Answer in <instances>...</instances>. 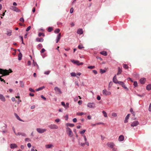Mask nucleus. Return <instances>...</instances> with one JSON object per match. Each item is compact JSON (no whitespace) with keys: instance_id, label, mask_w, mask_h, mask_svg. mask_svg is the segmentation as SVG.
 <instances>
[{"instance_id":"25","label":"nucleus","mask_w":151,"mask_h":151,"mask_svg":"<svg viewBox=\"0 0 151 151\" xmlns=\"http://www.w3.org/2000/svg\"><path fill=\"white\" fill-rule=\"evenodd\" d=\"M146 89L148 90H150L151 89V84H149L147 86Z\"/></svg>"},{"instance_id":"34","label":"nucleus","mask_w":151,"mask_h":151,"mask_svg":"<svg viewBox=\"0 0 151 151\" xmlns=\"http://www.w3.org/2000/svg\"><path fill=\"white\" fill-rule=\"evenodd\" d=\"M45 36V34L43 33L40 32L38 33V36L39 37H40L41 36L44 37Z\"/></svg>"},{"instance_id":"2","label":"nucleus","mask_w":151,"mask_h":151,"mask_svg":"<svg viewBox=\"0 0 151 151\" xmlns=\"http://www.w3.org/2000/svg\"><path fill=\"white\" fill-rule=\"evenodd\" d=\"M102 93L105 96H109L111 94V93L109 91H107L106 89H105L102 91Z\"/></svg>"},{"instance_id":"59","label":"nucleus","mask_w":151,"mask_h":151,"mask_svg":"<svg viewBox=\"0 0 151 151\" xmlns=\"http://www.w3.org/2000/svg\"><path fill=\"white\" fill-rule=\"evenodd\" d=\"M83 137L84 138L85 141V142L87 141V139L86 136L85 135H83Z\"/></svg>"},{"instance_id":"6","label":"nucleus","mask_w":151,"mask_h":151,"mask_svg":"<svg viewBox=\"0 0 151 151\" xmlns=\"http://www.w3.org/2000/svg\"><path fill=\"white\" fill-rule=\"evenodd\" d=\"M87 106L90 108H94L95 107V104L94 103H89L87 104Z\"/></svg>"},{"instance_id":"26","label":"nucleus","mask_w":151,"mask_h":151,"mask_svg":"<svg viewBox=\"0 0 151 151\" xmlns=\"http://www.w3.org/2000/svg\"><path fill=\"white\" fill-rule=\"evenodd\" d=\"M66 125L67 126H69L71 127H73L74 126V125L73 124H70V123H67L66 124Z\"/></svg>"},{"instance_id":"4","label":"nucleus","mask_w":151,"mask_h":151,"mask_svg":"<svg viewBox=\"0 0 151 151\" xmlns=\"http://www.w3.org/2000/svg\"><path fill=\"white\" fill-rule=\"evenodd\" d=\"M71 61L73 63L75 64L78 65H82L83 64V63H80L78 60H71Z\"/></svg>"},{"instance_id":"63","label":"nucleus","mask_w":151,"mask_h":151,"mask_svg":"<svg viewBox=\"0 0 151 151\" xmlns=\"http://www.w3.org/2000/svg\"><path fill=\"white\" fill-rule=\"evenodd\" d=\"M27 146L28 147L30 148L31 147V145L30 143H28L27 144Z\"/></svg>"},{"instance_id":"54","label":"nucleus","mask_w":151,"mask_h":151,"mask_svg":"<svg viewBox=\"0 0 151 151\" xmlns=\"http://www.w3.org/2000/svg\"><path fill=\"white\" fill-rule=\"evenodd\" d=\"M148 109L150 111H151V103L150 104Z\"/></svg>"},{"instance_id":"8","label":"nucleus","mask_w":151,"mask_h":151,"mask_svg":"<svg viewBox=\"0 0 151 151\" xmlns=\"http://www.w3.org/2000/svg\"><path fill=\"white\" fill-rule=\"evenodd\" d=\"M139 124V122L138 121H135L132 122L131 124V126L132 127H135L137 126Z\"/></svg>"},{"instance_id":"19","label":"nucleus","mask_w":151,"mask_h":151,"mask_svg":"<svg viewBox=\"0 0 151 151\" xmlns=\"http://www.w3.org/2000/svg\"><path fill=\"white\" fill-rule=\"evenodd\" d=\"M10 148L11 149L16 148L17 147V145L15 144H11L10 145Z\"/></svg>"},{"instance_id":"15","label":"nucleus","mask_w":151,"mask_h":151,"mask_svg":"<svg viewBox=\"0 0 151 151\" xmlns=\"http://www.w3.org/2000/svg\"><path fill=\"white\" fill-rule=\"evenodd\" d=\"M0 99L2 101L4 102L6 99L4 96L2 94H0Z\"/></svg>"},{"instance_id":"10","label":"nucleus","mask_w":151,"mask_h":151,"mask_svg":"<svg viewBox=\"0 0 151 151\" xmlns=\"http://www.w3.org/2000/svg\"><path fill=\"white\" fill-rule=\"evenodd\" d=\"M54 90L55 92L61 94L62 93L60 89L57 87L55 88Z\"/></svg>"},{"instance_id":"31","label":"nucleus","mask_w":151,"mask_h":151,"mask_svg":"<svg viewBox=\"0 0 151 151\" xmlns=\"http://www.w3.org/2000/svg\"><path fill=\"white\" fill-rule=\"evenodd\" d=\"M64 108L65 109H67L69 107V103H66V104L65 105V106H64Z\"/></svg>"},{"instance_id":"48","label":"nucleus","mask_w":151,"mask_h":151,"mask_svg":"<svg viewBox=\"0 0 151 151\" xmlns=\"http://www.w3.org/2000/svg\"><path fill=\"white\" fill-rule=\"evenodd\" d=\"M113 83L112 82H110L109 85V88H110L112 85Z\"/></svg>"},{"instance_id":"40","label":"nucleus","mask_w":151,"mask_h":151,"mask_svg":"<svg viewBox=\"0 0 151 151\" xmlns=\"http://www.w3.org/2000/svg\"><path fill=\"white\" fill-rule=\"evenodd\" d=\"M95 68L94 66H89L87 68L89 69H93Z\"/></svg>"},{"instance_id":"7","label":"nucleus","mask_w":151,"mask_h":151,"mask_svg":"<svg viewBox=\"0 0 151 151\" xmlns=\"http://www.w3.org/2000/svg\"><path fill=\"white\" fill-rule=\"evenodd\" d=\"M48 127L51 129H57L58 128V126L55 124H51L49 125Z\"/></svg>"},{"instance_id":"46","label":"nucleus","mask_w":151,"mask_h":151,"mask_svg":"<svg viewBox=\"0 0 151 151\" xmlns=\"http://www.w3.org/2000/svg\"><path fill=\"white\" fill-rule=\"evenodd\" d=\"M86 130L85 129H84L83 131H80V133L81 134H83L85 132Z\"/></svg>"},{"instance_id":"36","label":"nucleus","mask_w":151,"mask_h":151,"mask_svg":"<svg viewBox=\"0 0 151 151\" xmlns=\"http://www.w3.org/2000/svg\"><path fill=\"white\" fill-rule=\"evenodd\" d=\"M60 31V30L59 29H56L54 31V32L55 33H58Z\"/></svg>"},{"instance_id":"43","label":"nucleus","mask_w":151,"mask_h":151,"mask_svg":"<svg viewBox=\"0 0 151 151\" xmlns=\"http://www.w3.org/2000/svg\"><path fill=\"white\" fill-rule=\"evenodd\" d=\"M84 47L83 46V45H79L78 46V48L79 49H82V48H84Z\"/></svg>"},{"instance_id":"20","label":"nucleus","mask_w":151,"mask_h":151,"mask_svg":"<svg viewBox=\"0 0 151 151\" xmlns=\"http://www.w3.org/2000/svg\"><path fill=\"white\" fill-rule=\"evenodd\" d=\"M77 33L81 35L83 33V30L81 29H78L77 31Z\"/></svg>"},{"instance_id":"30","label":"nucleus","mask_w":151,"mask_h":151,"mask_svg":"<svg viewBox=\"0 0 151 151\" xmlns=\"http://www.w3.org/2000/svg\"><path fill=\"white\" fill-rule=\"evenodd\" d=\"M85 114L83 112H78V113H77L76 114L77 115H79V116H81Z\"/></svg>"},{"instance_id":"45","label":"nucleus","mask_w":151,"mask_h":151,"mask_svg":"<svg viewBox=\"0 0 151 151\" xmlns=\"http://www.w3.org/2000/svg\"><path fill=\"white\" fill-rule=\"evenodd\" d=\"M50 71L49 70L46 71L44 72V74L46 75H48L50 73Z\"/></svg>"},{"instance_id":"50","label":"nucleus","mask_w":151,"mask_h":151,"mask_svg":"<svg viewBox=\"0 0 151 151\" xmlns=\"http://www.w3.org/2000/svg\"><path fill=\"white\" fill-rule=\"evenodd\" d=\"M31 28V26H29L27 28V29H26V31H27V32L29 31L30 29Z\"/></svg>"},{"instance_id":"41","label":"nucleus","mask_w":151,"mask_h":151,"mask_svg":"<svg viewBox=\"0 0 151 151\" xmlns=\"http://www.w3.org/2000/svg\"><path fill=\"white\" fill-rule=\"evenodd\" d=\"M133 85L134 86V87H137V85H138L137 83V81H134V82Z\"/></svg>"},{"instance_id":"14","label":"nucleus","mask_w":151,"mask_h":151,"mask_svg":"<svg viewBox=\"0 0 151 151\" xmlns=\"http://www.w3.org/2000/svg\"><path fill=\"white\" fill-rule=\"evenodd\" d=\"M146 81V78H142L140 79L139 81L140 83L142 84H144L145 83Z\"/></svg>"},{"instance_id":"52","label":"nucleus","mask_w":151,"mask_h":151,"mask_svg":"<svg viewBox=\"0 0 151 151\" xmlns=\"http://www.w3.org/2000/svg\"><path fill=\"white\" fill-rule=\"evenodd\" d=\"M45 88V87L44 86H43L41 87L38 88V91L40 90H42L43 89Z\"/></svg>"},{"instance_id":"55","label":"nucleus","mask_w":151,"mask_h":151,"mask_svg":"<svg viewBox=\"0 0 151 151\" xmlns=\"http://www.w3.org/2000/svg\"><path fill=\"white\" fill-rule=\"evenodd\" d=\"M73 122H76L77 121V119L76 118H74L73 119Z\"/></svg>"},{"instance_id":"51","label":"nucleus","mask_w":151,"mask_h":151,"mask_svg":"<svg viewBox=\"0 0 151 151\" xmlns=\"http://www.w3.org/2000/svg\"><path fill=\"white\" fill-rule=\"evenodd\" d=\"M92 71L95 74H96L97 73V72L96 70H93Z\"/></svg>"},{"instance_id":"22","label":"nucleus","mask_w":151,"mask_h":151,"mask_svg":"<svg viewBox=\"0 0 151 151\" xmlns=\"http://www.w3.org/2000/svg\"><path fill=\"white\" fill-rule=\"evenodd\" d=\"M122 69L119 67L118 68V72L117 74V75H118L121 74L122 72Z\"/></svg>"},{"instance_id":"64","label":"nucleus","mask_w":151,"mask_h":151,"mask_svg":"<svg viewBox=\"0 0 151 151\" xmlns=\"http://www.w3.org/2000/svg\"><path fill=\"white\" fill-rule=\"evenodd\" d=\"M31 151H37V150H36V149H35L33 147L32 148Z\"/></svg>"},{"instance_id":"27","label":"nucleus","mask_w":151,"mask_h":151,"mask_svg":"<svg viewBox=\"0 0 151 151\" xmlns=\"http://www.w3.org/2000/svg\"><path fill=\"white\" fill-rule=\"evenodd\" d=\"M22 54L21 52H20L18 55V60H20L22 59Z\"/></svg>"},{"instance_id":"33","label":"nucleus","mask_w":151,"mask_h":151,"mask_svg":"<svg viewBox=\"0 0 151 151\" xmlns=\"http://www.w3.org/2000/svg\"><path fill=\"white\" fill-rule=\"evenodd\" d=\"M70 75L72 77H75L76 76V74L75 72H72L71 73Z\"/></svg>"},{"instance_id":"44","label":"nucleus","mask_w":151,"mask_h":151,"mask_svg":"<svg viewBox=\"0 0 151 151\" xmlns=\"http://www.w3.org/2000/svg\"><path fill=\"white\" fill-rule=\"evenodd\" d=\"M100 72L101 73H103L106 72V70H103L102 69H101L100 70Z\"/></svg>"},{"instance_id":"39","label":"nucleus","mask_w":151,"mask_h":151,"mask_svg":"<svg viewBox=\"0 0 151 151\" xmlns=\"http://www.w3.org/2000/svg\"><path fill=\"white\" fill-rule=\"evenodd\" d=\"M11 33H12V32H11V31L9 30V31H8L7 32V33H6V34L7 35H8L9 36H10L11 35Z\"/></svg>"},{"instance_id":"3","label":"nucleus","mask_w":151,"mask_h":151,"mask_svg":"<svg viewBox=\"0 0 151 151\" xmlns=\"http://www.w3.org/2000/svg\"><path fill=\"white\" fill-rule=\"evenodd\" d=\"M66 131L69 136L72 137L73 136L72 131L70 128L68 127H67L66 128Z\"/></svg>"},{"instance_id":"21","label":"nucleus","mask_w":151,"mask_h":151,"mask_svg":"<svg viewBox=\"0 0 151 151\" xmlns=\"http://www.w3.org/2000/svg\"><path fill=\"white\" fill-rule=\"evenodd\" d=\"M130 114H128L125 117V120H124V123H126L128 122V120L129 118Z\"/></svg>"},{"instance_id":"1","label":"nucleus","mask_w":151,"mask_h":151,"mask_svg":"<svg viewBox=\"0 0 151 151\" xmlns=\"http://www.w3.org/2000/svg\"><path fill=\"white\" fill-rule=\"evenodd\" d=\"M9 71L8 70L5 69L3 70L1 68H0V74H2V75L1 76V77H3L4 76L8 75H9L10 73H11L12 72L11 69H9Z\"/></svg>"},{"instance_id":"18","label":"nucleus","mask_w":151,"mask_h":151,"mask_svg":"<svg viewBox=\"0 0 151 151\" xmlns=\"http://www.w3.org/2000/svg\"><path fill=\"white\" fill-rule=\"evenodd\" d=\"M113 82L115 83H118V82L116 79V75H115L113 78Z\"/></svg>"},{"instance_id":"16","label":"nucleus","mask_w":151,"mask_h":151,"mask_svg":"<svg viewBox=\"0 0 151 151\" xmlns=\"http://www.w3.org/2000/svg\"><path fill=\"white\" fill-rule=\"evenodd\" d=\"M54 147L52 144H50L45 145V147L46 149H49L52 148Z\"/></svg>"},{"instance_id":"29","label":"nucleus","mask_w":151,"mask_h":151,"mask_svg":"<svg viewBox=\"0 0 151 151\" xmlns=\"http://www.w3.org/2000/svg\"><path fill=\"white\" fill-rule=\"evenodd\" d=\"M123 68L125 69H127L129 67L126 64H124L123 65Z\"/></svg>"},{"instance_id":"11","label":"nucleus","mask_w":151,"mask_h":151,"mask_svg":"<svg viewBox=\"0 0 151 151\" xmlns=\"http://www.w3.org/2000/svg\"><path fill=\"white\" fill-rule=\"evenodd\" d=\"M118 141L120 142L123 141L124 139V137L123 135H120L118 139Z\"/></svg>"},{"instance_id":"24","label":"nucleus","mask_w":151,"mask_h":151,"mask_svg":"<svg viewBox=\"0 0 151 151\" xmlns=\"http://www.w3.org/2000/svg\"><path fill=\"white\" fill-rule=\"evenodd\" d=\"M100 53L104 56H106L107 55V52L105 51H102L100 52Z\"/></svg>"},{"instance_id":"47","label":"nucleus","mask_w":151,"mask_h":151,"mask_svg":"<svg viewBox=\"0 0 151 151\" xmlns=\"http://www.w3.org/2000/svg\"><path fill=\"white\" fill-rule=\"evenodd\" d=\"M20 84H21V85H20L21 87H23L24 86V83L22 81H20Z\"/></svg>"},{"instance_id":"58","label":"nucleus","mask_w":151,"mask_h":151,"mask_svg":"<svg viewBox=\"0 0 151 151\" xmlns=\"http://www.w3.org/2000/svg\"><path fill=\"white\" fill-rule=\"evenodd\" d=\"M45 51V49L44 48H42L40 51V52L41 53H43Z\"/></svg>"},{"instance_id":"13","label":"nucleus","mask_w":151,"mask_h":151,"mask_svg":"<svg viewBox=\"0 0 151 151\" xmlns=\"http://www.w3.org/2000/svg\"><path fill=\"white\" fill-rule=\"evenodd\" d=\"M118 84L121 85L122 87L125 89H127V87L126 86L124 83L122 81H119Z\"/></svg>"},{"instance_id":"12","label":"nucleus","mask_w":151,"mask_h":151,"mask_svg":"<svg viewBox=\"0 0 151 151\" xmlns=\"http://www.w3.org/2000/svg\"><path fill=\"white\" fill-rule=\"evenodd\" d=\"M61 33H60L59 34H58L57 37V38L56 39V43H57L59 41L60 39L61 38Z\"/></svg>"},{"instance_id":"37","label":"nucleus","mask_w":151,"mask_h":151,"mask_svg":"<svg viewBox=\"0 0 151 151\" xmlns=\"http://www.w3.org/2000/svg\"><path fill=\"white\" fill-rule=\"evenodd\" d=\"M130 112L132 114H133V116H134L135 114L134 112L133 111V110L132 109V108L130 109Z\"/></svg>"},{"instance_id":"60","label":"nucleus","mask_w":151,"mask_h":151,"mask_svg":"<svg viewBox=\"0 0 151 151\" xmlns=\"http://www.w3.org/2000/svg\"><path fill=\"white\" fill-rule=\"evenodd\" d=\"M101 98L99 96H98L97 97V99L98 100H100L101 99Z\"/></svg>"},{"instance_id":"38","label":"nucleus","mask_w":151,"mask_h":151,"mask_svg":"<svg viewBox=\"0 0 151 151\" xmlns=\"http://www.w3.org/2000/svg\"><path fill=\"white\" fill-rule=\"evenodd\" d=\"M52 29H53L52 28V27H49L48 28L47 31L49 32H51V31H52Z\"/></svg>"},{"instance_id":"56","label":"nucleus","mask_w":151,"mask_h":151,"mask_svg":"<svg viewBox=\"0 0 151 151\" xmlns=\"http://www.w3.org/2000/svg\"><path fill=\"white\" fill-rule=\"evenodd\" d=\"M57 24L58 25H62V23L60 22H57Z\"/></svg>"},{"instance_id":"28","label":"nucleus","mask_w":151,"mask_h":151,"mask_svg":"<svg viewBox=\"0 0 151 151\" xmlns=\"http://www.w3.org/2000/svg\"><path fill=\"white\" fill-rule=\"evenodd\" d=\"M102 113L104 114V116L105 117H107V115L106 113L104 111H102Z\"/></svg>"},{"instance_id":"61","label":"nucleus","mask_w":151,"mask_h":151,"mask_svg":"<svg viewBox=\"0 0 151 151\" xmlns=\"http://www.w3.org/2000/svg\"><path fill=\"white\" fill-rule=\"evenodd\" d=\"M55 121L57 123L59 122L60 121V119H57L55 120Z\"/></svg>"},{"instance_id":"5","label":"nucleus","mask_w":151,"mask_h":151,"mask_svg":"<svg viewBox=\"0 0 151 151\" xmlns=\"http://www.w3.org/2000/svg\"><path fill=\"white\" fill-rule=\"evenodd\" d=\"M10 9L13 11L17 12H19L21 11L20 9L16 6H12L10 7Z\"/></svg>"},{"instance_id":"35","label":"nucleus","mask_w":151,"mask_h":151,"mask_svg":"<svg viewBox=\"0 0 151 151\" xmlns=\"http://www.w3.org/2000/svg\"><path fill=\"white\" fill-rule=\"evenodd\" d=\"M112 116L114 117H116L117 116V114L115 112H113L112 113Z\"/></svg>"},{"instance_id":"57","label":"nucleus","mask_w":151,"mask_h":151,"mask_svg":"<svg viewBox=\"0 0 151 151\" xmlns=\"http://www.w3.org/2000/svg\"><path fill=\"white\" fill-rule=\"evenodd\" d=\"M1 77H0V80L1 81H3L4 83H5V81H4L3 79H2L1 78Z\"/></svg>"},{"instance_id":"17","label":"nucleus","mask_w":151,"mask_h":151,"mask_svg":"<svg viewBox=\"0 0 151 151\" xmlns=\"http://www.w3.org/2000/svg\"><path fill=\"white\" fill-rule=\"evenodd\" d=\"M46 129L38 128V133H42L46 131Z\"/></svg>"},{"instance_id":"49","label":"nucleus","mask_w":151,"mask_h":151,"mask_svg":"<svg viewBox=\"0 0 151 151\" xmlns=\"http://www.w3.org/2000/svg\"><path fill=\"white\" fill-rule=\"evenodd\" d=\"M73 10H74V9H73V8H71L70 9V12L71 14H72V13H73Z\"/></svg>"},{"instance_id":"23","label":"nucleus","mask_w":151,"mask_h":151,"mask_svg":"<svg viewBox=\"0 0 151 151\" xmlns=\"http://www.w3.org/2000/svg\"><path fill=\"white\" fill-rule=\"evenodd\" d=\"M14 132L16 135H22V136H25V134L23 133H21L20 132H18L17 134L15 132L14 130Z\"/></svg>"},{"instance_id":"32","label":"nucleus","mask_w":151,"mask_h":151,"mask_svg":"<svg viewBox=\"0 0 151 151\" xmlns=\"http://www.w3.org/2000/svg\"><path fill=\"white\" fill-rule=\"evenodd\" d=\"M14 114H15L16 117L18 120H19L20 121H22L21 119L19 118V116L16 113H15Z\"/></svg>"},{"instance_id":"9","label":"nucleus","mask_w":151,"mask_h":151,"mask_svg":"<svg viewBox=\"0 0 151 151\" xmlns=\"http://www.w3.org/2000/svg\"><path fill=\"white\" fill-rule=\"evenodd\" d=\"M106 145L109 147L111 148H113L114 145V143L112 142H108Z\"/></svg>"},{"instance_id":"62","label":"nucleus","mask_w":151,"mask_h":151,"mask_svg":"<svg viewBox=\"0 0 151 151\" xmlns=\"http://www.w3.org/2000/svg\"><path fill=\"white\" fill-rule=\"evenodd\" d=\"M74 101H77L78 100V97H75L74 98Z\"/></svg>"},{"instance_id":"53","label":"nucleus","mask_w":151,"mask_h":151,"mask_svg":"<svg viewBox=\"0 0 151 151\" xmlns=\"http://www.w3.org/2000/svg\"><path fill=\"white\" fill-rule=\"evenodd\" d=\"M19 20L22 22H24V18L23 17H21L20 18Z\"/></svg>"},{"instance_id":"42","label":"nucleus","mask_w":151,"mask_h":151,"mask_svg":"<svg viewBox=\"0 0 151 151\" xmlns=\"http://www.w3.org/2000/svg\"><path fill=\"white\" fill-rule=\"evenodd\" d=\"M43 39L42 38H38V42H42L43 41Z\"/></svg>"}]
</instances>
